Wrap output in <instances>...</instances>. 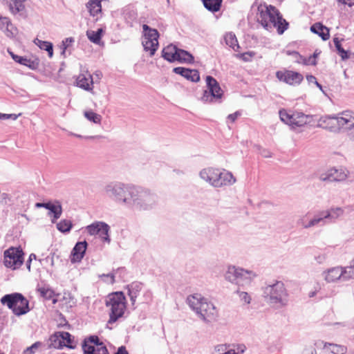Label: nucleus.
<instances>
[{"mask_svg":"<svg viewBox=\"0 0 354 354\" xmlns=\"http://www.w3.org/2000/svg\"><path fill=\"white\" fill-rule=\"evenodd\" d=\"M257 21L267 30L271 31L274 28L279 34H283L288 28V24L272 6L260 4L257 8Z\"/></svg>","mask_w":354,"mask_h":354,"instance_id":"obj_3","label":"nucleus"},{"mask_svg":"<svg viewBox=\"0 0 354 354\" xmlns=\"http://www.w3.org/2000/svg\"><path fill=\"white\" fill-rule=\"evenodd\" d=\"M255 55V53L252 51L246 52L240 55V57L245 62L251 61L252 58Z\"/></svg>","mask_w":354,"mask_h":354,"instance_id":"obj_50","label":"nucleus"},{"mask_svg":"<svg viewBox=\"0 0 354 354\" xmlns=\"http://www.w3.org/2000/svg\"><path fill=\"white\" fill-rule=\"evenodd\" d=\"M317 127L333 133L354 130V112L346 110L334 115H325L317 120Z\"/></svg>","mask_w":354,"mask_h":354,"instance_id":"obj_2","label":"nucleus"},{"mask_svg":"<svg viewBox=\"0 0 354 354\" xmlns=\"http://www.w3.org/2000/svg\"><path fill=\"white\" fill-rule=\"evenodd\" d=\"M261 155L265 158H270L272 156L271 153L267 150H263Z\"/></svg>","mask_w":354,"mask_h":354,"instance_id":"obj_57","label":"nucleus"},{"mask_svg":"<svg viewBox=\"0 0 354 354\" xmlns=\"http://www.w3.org/2000/svg\"><path fill=\"white\" fill-rule=\"evenodd\" d=\"M189 306L203 321L210 322L217 317V310L214 305L201 294L189 295L187 299Z\"/></svg>","mask_w":354,"mask_h":354,"instance_id":"obj_5","label":"nucleus"},{"mask_svg":"<svg viewBox=\"0 0 354 354\" xmlns=\"http://www.w3.org/2000/svg\"><path fill=\"white\" fill-rule=\"evenodd\" d=\"M306 79H307V81L309 82V83H313V84H315L317 83V79L315 76L313 75H307L306 76Z\"/></svg>","mask_w":354,"mask_h":354,"instance_id":"obj_56","label":"nucleus"},{"mask_svg":"<svg viewBox=\"0 0 354 354\" xmlns=\"http://www.w3.org/2000/svg\"><path fill=\"white\" fill-rule=\"evenodd\" d=\"M314 259L318 264H323L327 259V254L326 253H319L315 256Z\"/></svg>","mask_w":354,"mask_h":354,"instance_id":"obj_49","label":"nucleus"},{"mask_svg":"<svg viewBox=\"0 0 354 354\" xmlns=\"http://www.w3.org/2000/svg\"><path fill=\"white\" fill-rule=\"evenodd\" d=\"M310 30L321 37L324 41L328 40L330 37L329 29L320 23H315L311 26Z\"/></svg>","mask_w":354,"mask_h":354,"instance_id":"obj_30","label":"nucleus"},{"mask_svg":"<svg viewBox=\"0 0 354 354\" xmlns=\"http://www.w3.org/2000/svg\"><path fill=\"white\" fill-rule=\"evenodd\" d=\"M206 9L214 12L220 10L222 0H202Z\"/></svg>","mask_w":354,"mask_h":354,"instance_id":"obj_35","label":"nucleus"},{"mask_svg":"<svg viewBox=\"0 0 354 354\" xmlns=\"http://www.w3.org/2000/svg\"><path fill=\"white\" fill-rule=\"evenodd\" d=\"M24 252L20 248H10L3 254V264L6 267L16 270L24 262Z\"/></svg>","mask_w":354,"mask_h":354,"instance_id":"obj_14","label":"nucleus"},{"mask_svg":"<svg viewBox=\"0 0 354 354\" xmlns=\"http://www.w3.org/2000/svg\"><path fill=\"white\" fill-rule=\"evenodd\" d=\"M178 49L175 45L169 44L162 50V57L169 62H174L177 59Z\"/></svg>","mask_w":354,"mask_h":354,"instance_id":"obj_29","label":"nucleus"},{"mask_svg":"<svg viewBox=\"0 0 354 354\" xmlns=\"http://www.w3.org/2000/svg\"><path fill=\"white\" fill-rule=\"evenodd\" d=\"M256 277L253 271L234 266H229L225 274L227 281L239 287L249 286Z\"/></svg>","mask_w":354,"mask_h":354,"instance_id":"obj_8","label":"nucleus"},{"mask_svg":"<svg viewBox=\"0 0 354 354\" xmlns=\"http://www.w3.org/2000/svg\"><path fill=\"white\" fill-rule=\"evenodd\" d=\"M320 289V288H316L314 291H311L308 293V296L310 297H313L316 295L317 292H318V290Z\"/></svg>","mask_w":354,"mask_h":354,"instance_id":"obj_59","label":"nucleus"},{"mask_svg":"<svg viewBox=\"0 0 354 354\" xmlns=\"http://www.w3.org/2000/svg\"><path fill=\"white\" fill-rule=\"evenodd\" d=\"M37 290L39 292L40 295L46 299L53 298L54 295L53 290L46 286H38Z\"/></svg>","mask_w":354,"mask_h":354,"instance_id":"obj_43","label":"nucleus"},{"mask_svg":"<svg viewBox=\"0 0 354 354\" xmlns=\"http://www.w3.org/2000/svg\"><path fill=\"white\" fill-rule=\"evenodd\" d=\"M49 346L54 348H61L64 347L62 341H61L57 332L55 333L50 337Z\"/></svg>","mask_w":354,"mask_h":354,"instance_id":"obj_41","label":"nucleus"},{"mask_svg":"<svg viewBox=\"0 0 354 354\" xmlns=\"http://www.w3.org/2000/svg\"><path fill=\"white\" fill-rule=\"evenodd\" d=\"M277 78L289 85L299 84L303 80V75L292 71H279L276 73Z\"/></svg>","mask_w":354,"mask_h":354,"instance_id":"obj_17","label":"nucleus"},{"mask_svg":"<svg viewBox=\"0 0 354 354\" xmlns=\"http://www.w3.org/2000/svg\"><path fill=\"white\" fill-rule=\"evenodd\" d=\"M339 3L347 5L350 7L354 5V0H336Z\"/></svg>","mask_w":354,"mask_h":354,"instance_id":"obj_55","label":"nucleus"},{"mask_svg":"<svg viewBox=\"0 0 354 354\" xmlns=\"http://www.w3.org/2000/svg\"><path fill=\"white\" fill-rule=\"evenodd\" d=\"M330 347V351L333 354H345L347 352V348L345 346L331 344V343H324V347L328 348Z\"/></svg>","mask_w":354,"mask_h":354,"instance_id":"obj_38","label":"nucleus"},{"mask_svg":"<svg viewBox=\"0 0 354 354\" xmlns=\"http://www.w3.org/2000/svg\"><path fill=\"white\" fill-rule=\"evenodd\" d=\"M76 84L85 91H91L93 84V76L88 71L80 73L76 79Z\"/></svg>","mask_w":354,"mask_h":354,"instance_id":"obj_24","label":"nucleus"},{"mask_svg":"<svg viewBox=\"0 0 354 354\" xmlns=\"http://www.w3.org/2000/svg\"><path fill=\"white\" fill-rule=\"evenodd\" d=\"M87 245L88 244L86 241L77 242L75 245L70 257L71 263H77L82 261L85 254Z\"/></svg>","mask_w":354,"mask_h":354,"instance_id":"obj_22","label":"nucleus"},{"mask_svg":"<svg viewBox=\"0 0 354 354\" xmlns=\"http://www.w3.org/2000/svg\"><path fill=\"white\" fill-rule=\"evenodd\" d=\"M173 71L182 75L188 80L194 82H197L200 80L199 73L195 69H189L183 67H176L173 69Z\"/></svg>","mask_w":354,"mask_h":354,"instance_id":"obj_26","label":"nucleus"},{"mask_svg":"<svg viewBox=\"0 0 354 354\" xmlns=\"http://www.w3.org/2000/svg\"><path fill=\"white\" fill-rule=\"evenodd\" d=\"M321 219L319 217L318 213L313 218H310V214L306 213L301 216L297 221L299 226L304 229H309L315 226L321 225Z\"/></svg>","mask_w":354,"mask_h":354,"instance_id":"obj_21","label":"nucleus"},{"mask_svg":"<svg viewBox=\"0 0 354 354\" xmlns=\"http://www.w3.org/2000/svg\"><path fill=\"white\" fill-rule=\"evenodd\" d=\"M301 354H317V353L313 346H308L304 348Z\"/></svg>","mask_w":354,"mask_h":354,"instance_id":"obj_52","label":"nucleus"},{"mask_svg":"<svg viewBox=\"0 0 354 354\" xmlns=\"http://www.w3.org/2000/svg\"><path fill=\"white\" fill-rule=\"evenodd\" d=\"M322 277L327 283H335L354 279V272L353 268L336 266L324 270Z\"/></svg>","mask_w":354,"mask_h":354,"instance_id":"obj_10","label":"nucleus"},{"mask_svg":"<svg viewBox=\"0 0 354 354\" xmlns=\"http://www.w3.org/2000/svg\"><path fill=\"white\" fill-rule=\"evenodd\" d=\"M144 285L138 281H134L129 284L127 286L128 291V295L130 297V300L132 305H134L138 296L140 295L141 291L143 290Z\"/></svg>","mask_w":354,"mask_h":354,"instance_id":"obj_27","label":"nucleus"},{"mask_svg":"<svg viewBox=\"0 0 354 354\" xmlns=\"http://www.w3.org/2000/svg\"><path fill=\"white\" fill-rule=\"evenodd\" d=\"M30 264H31V261H29V260H28L27 263H26V266L29 271L30 270Z\"/></svg>","mask_w":354,"mask_h":354,"instance_id":"obj_62","label":"nucleus"},{"mask_svg":"<svg viewBox=\"0 0 354 354\" xmlns=\"http://www.w3.org/2000/svg\"><path fill=\"white\" fill-rule=\"evenodd\" d=\"M102 0H88L86 4V7L92 17H97L102 12Z\"/></svg>","mask_w":354,"mask_h":354,"instance_id":"obj_31","label":"nucleus"},{"mask_svg":"<svg viewBox=\"0 0 354 354\" xmlns=\"http://www.w3.org/2000/svg\"><path fill=\"white\" fill-rule=\"evenodd\" d=\"M206 84L207 89L203 94L202 101L204 102H220L223 95V91L217 80L212 76H207Z\"/></svg>","mask_w":354,"mask_h":354,"instance_id":"obj_13","label":"nucleus"},{"mask_svg":"<svg viewBox=\"0 0 354 354\" xmlns=\"http://www.w3.org/2000/svg\"><path fill=\"white\" fill-rule=\"evenodd\" d=\"M12 58L17 63L26 66L32 70H35L39 67V61L38 59H30L26 57H21L10 52Z\"/></svg>","mask_w":354,"mask_h":354,"instance_id":"obj_28","label":"nucleus"},{"mask_svg":"<svg viewBox=\"0 0 354 354\" xmlns=\"http://www.w3.org/2000/svg\"><path fill=\"white\" fill-rule=\"evenodd\" d=\"M101 277H104V281L107 283L113 284L115 282V277L112 273L107 274H102Z\"/></svg>","mask_w":354,"mask_h":354,"instance_id":"obj_53","label":"nucleus"},{"mask_svg":"<svg viewBox=\"0 0 354 354\" xmlns=\"http://www.w3.org/2000/svg\"><path fill=\"white\" fill-rule=\"evenodd\" d=\"M322 92L324 90L322 88V86L317 81V83L315 84Z\"/></svg>","mask_w":354,"mask_h":354,"instance_id":"obj_61","label":"nucleus"},{"mask_svg":"<svg viewBox=\"0 0 354 354\" xmlns=\"http://www.w3.org/2000/svg\"><path fill=\"white\" fill-rule=\"evenodd\" d=\"M41 346V343L37 342L28 347L24 351V354H34L36 351Z\"/></svg>","mask_w":354,"mask_h":354,"instance_id":"obj_47","label":"nucleus"},{"mask_svg":"<svg viewBox=\"0 0 354 354\" xmlns=\"http://www.w3.org/2000/svg\"><path fill=\"white\" fill-rule=\"evenodd\" d=\"M3 305H6L12 313L20 316L29 312V302L21 293H12L4 295L1 299Z\"/></svg>","mask_w":354,"mask_h":354,"instance_id":"obj_9","label":"nucleus"},{"mask_svg":"<svg viewBox=\"0 0 354 354\" xmlns=\"http://www.w3.org/2000/svg\"><path fill=\"white\" fill-rule=\"evenodd\" d=\"M281 120L292 128L300 127L310 122L311 116L300 111H292L282 109L279 111Z\"/></svg>","mask_w":354,"mask_h":354,"instance_id":"obj_11","label":"nucleus"},{"mask_svg":"<svg viewBox=\"0 0 354 354\" xmlns=\"http://www.w3.org/2000/svg\"><path fill=\"white\" fill-rule=\"evenodd\" d=\"M235 293L239 296L240 301L243 304H250L252 301L251 296L245 291H241L239 288H238Z\"/></svg>","mask_w":354,"mask_h":354,"instance_id":"obj_45","label":"nucleus"},{"mask_svg":"<svg viewBox=\"0 0 354 354\" xmlns=\"http://www.w3.org/2000/svg\"><path fill=\"white\" fill-rule=\"evenodd\" d=\"M84 115L88 120L95 124H100L101 122L102 116L93 111H86L84 112Z\"/></svg>","mask_w":354,"mask_h":354,"instance_id":"obj_44","label":"nucleus"},{"mask_svg":"<svg viewBox=\"0 0 354 354\" xmlns=\"http://www.w3.org/2000/svg\"><path fill=\"white\" fill-rule=\"evenodd\" d=\"M21 114L16 115V114H6V113H0V120H8V119H12L13 120H15L17 119L19 115Z\"/></svg>","mask_w":354,"mask_h":354,"instance_id":"obj_51","label":"nucleus"},{"mask_svg":"<svg viewBox=\"0 0 354 354\" xmlns=\"http://www.w3.org/2000/svg\"><path fill=\"white\" fill-rule=\"evenodd\" d=\"M34 44L37 46L41 50H46L50 58L53 56V45L51 42L43 41L36 38L34 39Z\"/></svg>","mask_w":354,"mask_h":354,"instance_id":"obj_33","label":"nucleus"},{"mask_svg":"<svg viewBox=\"0 0 354 354\" xmlns=\"http://www.w3.org/2000/svg\"><path fill=\"white\" fill-rule=\"evenodd\" d=\"M62 214V207L59 201H54L49 209L48 216H53L51 221L55 223L58 218H60Z\"/></svg>","mask_w":354,"mask_h":354,"instance_id":"obj_32","label":"nucleus"},{"mask_svg":"<svg viewBox=\"0 0 354 354\" xmlns=\"http://www.w3.org/2000/svg\"><path fill=\"white\" fill-rule=\"evenodd\" d=\"M95 76L98 78V79H100L101 76H102V73L99 71H97L95 73Z\"/></svg>","mask_w":354,"mask_h":354,"instance_id":"obj_63","label":"nucleus"},{"mask_svg":"<svg viewBox=\"0 0 354 354\" xmlns=\"http://www.w3.org/2000/svg\"><path fill=\"white\" fill-rule=\"evenodd\" d=\"M106 306L109 310V323L115 322L119 318L122 317L127 308L126 297L123 292H113L107 297Z\"/></svg>","mask_w":354,"mask_h":354,"instance_id":"obj_7","label":"nucleus"},{"mask_svg":"<svg viewBox=\"0 0 354 354\" xmlns=\"http://www.w3.org/2000/svg\"><path fill=\"white\" fill-rule=\"evenodd\" d=\"M263 297L271 307L279 309L288 305V295L281 281H276L263 288Z\"/></svg>","mask_w":354,"mask_h":354,"instance_id":"obj_6","label":"nucleus"},{"mask_svg":"<svg viewBox=\"0 0 354 354\" xmlns=\"http://www.w3.org/2000/svg\"><path fill=\"white\" fill-rule=\"evenodd\" d=\"M199 176L202 180L215 188L230 186L236 183V178L231 172L212 167L201 169Z\"/></svg>","mask_w":354,"mask_h":354,"instance_id":"obj_4","label":"nucleus"},{"mask_svg":"<svg viewBox=\"0 0 354 354\" xmlns=\"http://www.w3.org/2000/svg\"><path fill=\"white\" fill-rule=\"evenodd\" d=\"M57 333L59 338L61 339V341H62L63 346L72 348L73 338L72 337L71 335L69 333L64 331H59Z\"/></svg>","mask_w":354,"mask_h":354,"instance_id":"obj_40","label":"nucleus"},{"mask_svg":"<svg viewBox=\"0 0 354 354\" xmlns=\"http://www.w3.org/2000/svg\"><path fill=\"white\" fill-rule=\"evenodd\" d=\"M104 191L112 201L133 212H149L158 205V196L153 191L133 183L111 182Z\"/></svg>","mask_w":354,"mask_h":354,"instance_id":"obj_1","label":"nucleus"},{"mask_svg":"<svg viewBox=\"0 0 354 354\" xmlns=\"http://www.w3.org/2000/svg\"><path fill=\"white\" fill-rule=\"evenodd\" d=\"M0 30L8 38H14L17 34V28L12 24L10 19L7 17L0 18Z\"/></svg>","mask_w":354,"mask_h":354,"instance_id":"obj_23","label":"nucleus"},{"mask_svg":"<svg viewBox=\"0 0 354 354\" xmlns=\"http://www.w3.org/2000/svg\"><path fill=\"white\" fill-rule=\"evenodd\" d=\"M143 29V38L142 44L144 50L146 52H149L150 56H153L158 48V37L159 33L156 29L150 28L148 25L144 24Z\"/></svg>","mask_w":354,"mask_h":354,"instance_id":"obj_12","label":"nucleus"},{"mask_svg":"<svg viewBox=\"0 0 354 354\" xmlns=\"http://www.w3.org/2000/svg\"><path fill=\"white\" fill-rule=\"evenodd\" d=\"M245 351L244 344H219L215 346L213 354H243Z\"/></svg>","mask_w":354,"mask_h":354,"instance_id":"obj_19","label":"nucleus"},{"mask_svg":"<svg viewBox=\"0 0 354 354\" xmlns=\"http://www.w3.org/2000/svg\"><path fill=\"white\" fill-rule=\"evenodd\" d=\"M343 214L344 209L341 207L331 208L318 212L319 218H322L321 225L328 223V221L330 223L335 222L338 218L342 216Z\"/></svg>","mask_w":354,"mask_h":354,"instance_id":"obj_18","label":"nucleus"},{"mask_svg":"<svg viewBox=\"0 0 354 354\" xmlns=\"http://www.w3.org/2000/svg\"><path fill=\"white\" fill-rule=\"evenodd\" d=\"M176 61L179 62L192 63L194 61V57L189 52L178 49Z\"/></svg>","mask_w":354,"mask_h":354,"instance_id":"obj_39","label":"nucleus"},{"mask_svg":"<svg viewBox=\"0 0 354 354\" xmlns=\"http://www.w3.org/2000/svg\"><path fill=\"white\" fill-rule=\"evenodd\" d=\"M52 203L53 202L43 203L42 207L49 210L52 205Z\"/></svg>","mask_w":354,"mask_h":354,"instance_id":"obj_58","label":"nucleus"},{"mask_svg":"<svg viewBox=\"0 0 354 354\" xmlns=\"http://www.w3.org/2000/svg\"><path fill=\"white\" fill-rule=\"evenodd\" d=\"M82 348L84 354H109L106 347L100 342L97 336L89 337Z\"/></svg>","mask_w":354,"mask_h":354,"instance_id":"obj_16","label":"nucleus"},{"mask_svg":"<svg viewBox=\"0 0 354 354\" xmlns=\"http://www.w3.org/2000/svg\"><path fill=\"white\" fill-rule=\"evenodd\" d=\"M42 205H43V203H37L35 204V207H37V208H41L42 207Z\"/></svg>","mask_w":354,"mask_h":354,"instance_id":"obj_64","label":"nucleus"},{"mask_svg":"<svg viewBox=\"0 0 354 354\" xmlns=\"http://www.w3.org/2000/svg\"><path fill=\"white\" fill-rule=\"evenodd\" d=\"M333 43L336 48L337 54L341 57L342 60H346L350 57L351 53L348 50H345L341 45V41L337 38L333 39Z\"/></svg>","mask_w":354,"mask_h":354,"instance_id":"obj_36","label":"nucleus"},{"mask_svg":"<svg viewBox=\"0 0 354 354\" xmlns=\"http://www.w3.org/2000/svg\"><path fill=\"white\" fill-rule=\"evenodd\" d=\"M26 0H10L9 3V10L15 16H19L23 18L26 17V10L25 7Z\"/></svg>","mask_w":354,"mask_h":354,"instance_id":"obj_25","label":"nucleus"},{"mask_svg":"<svg viewBox=\"0 0 354 354\" xmlns=\"http://www.w3.org/2000/svg\"><path fill=\"white\" fill-rule=\"evenodd\" d=\"M347 174L344 169L333 168L326 174L320 175L319 178L322 181H342L346 178Z\"/></svg>","mask_w":354,"mask_h":354,"instance_id":"obj_20","label":"nucleus"},{"mask_svg":"<svg viewBox=\"0 0 354 354\" xmlns=\"http://www.w3.org/2000/svg\"><path fill=\"white\" fill-rule=\"evenodd\" d=\"M153 295L150 290L146 289L143 290V293L141 297L142 303H149L152 300Z\"/></svg>","mask_w":354,"mask_h":354,"instance_id":"obj_48","label":"nucleus"},{"mask_svg":"<svg viewBox=\"0 0 354 354\" xmlns=\"http://www.w3.org/2000/svg\"><path fill=\"white\" fill-rule=\"evenodd\" d=\"M86 230L90 235H98L102 241L109 244L111 239L109 236L110 227L104 222H95L86 227Z\"/></svg>","mask_w":354,"mask_h":354,"instance_id":"obj_15","label":"nucleus"},{"mask_svg":"<svg viewBox=\"0 0 354 354\" xmlns=\"http://www.w3.org/2000/svg\"><path fill=\"white\" fill-rule=\"evenodd\" d=\"M33 259H36V255L35 254H30L28 260L29 261H32Z\"/></svg>","mask_w":354,"mask_h":354,"instance_id":"obj_60","label":"nucleus"},{"mask_svg":"<svg viewBox=\"0 0 354 354\" xmlns=\"http://www.w3.org/2000/svg\"><path fill=\"white\" fill-rule=\"evenodd\" d=\"M103 32L102 28H99L97 31L89 30L86 31V36L93 44H100Z\"/></svg>","mask_w":354,"mask_h":354,"instance_id":"obj_34","label":"nucleus"},{"mask_svg":"<svg viewBox=\"0 0 354 354\" xmlns=\"http://www.w3.org/2000/svg\"><path fill=\"white\" fill-rule=\"evenodd\" d=\"M74 42V39L73 37H68L66 38L64 40L62 41L61 44V48L62 49V51L61 53L62 55L65 57V54L66 52L67 48Z\"/></svg>","mask_w":354,"mask_h":354,"instance_id":"obj_46","label":"nucleus"},{"mask_svg":"<svg viewBox=\"0 0 354 354\" xmlns=\"http://www.w3.org/2000/svg\"><path fill=\"white\" fill-rule=\"evenodd\" d=\"M225 41L226 44L235 51L238 50V49L239 48V45L238 44L237 39L234 33H226V35H225Z\"/></svg>","mask_w":354,"mask_h":354,"instance_id":"obj_37","label":"nucleus"},{"mask_svg":"<svg viewBox=\"0 0 354 354\" xmlns=\"http://www.w3.org/2000/svg\"><path fill=\"white\" fill-rule=\"evenodd\" d=\"M241 115V113L239 111H236L234 113L230 114L227 116V120H230L232 122H234L238 117Z\"/></svg>","mask_w":354,"mask_h":354,"instance_id":"obj_54","label":"nucleus"},{"mask_svg":"<svg viewBox=\"0 0 354 354\" xmlns=\"http://www.w3.org/2000/svg\"><path fill=\"white\" fill-rule=\"evenodd\" d=\"M72 223L70 220L64 219L57 223V228L63 233L68 232L72 228Z\"/></svg>","mask_w":354,"mask_h":354,"instance_id":"obj_42","label":"nucleus"}]
</instances>
